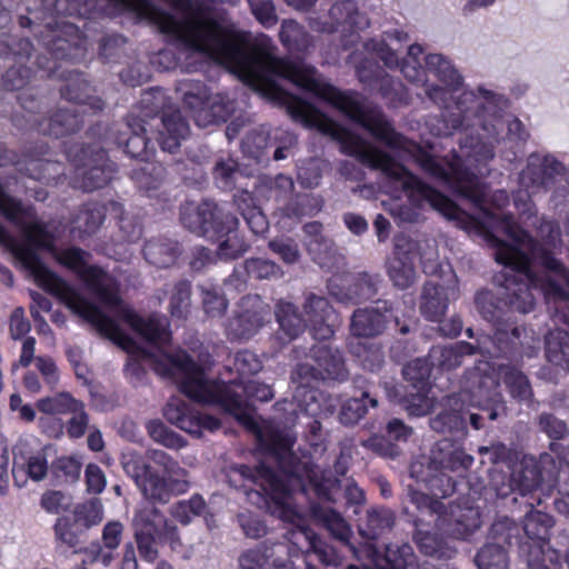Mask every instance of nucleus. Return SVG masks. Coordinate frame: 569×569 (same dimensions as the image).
<instances>
[{"label": "nucleus", "mask_w": 569, "mask_h": 569, "mask_svg": "<svg viewBox=\"0 0 569 569\" xmlns=\"http://www.w3.org/2000/svg\"><path fill=\"white\" fill-rule=\"evenodd\" d=\"M143 254L149 263L164 268L171 266L178 254V244L170 240H152L149 241L143 249Z\"/></svg>", "instance_id": "nucleus-38"}, {"label": "nucleus", "mask_w": 569, "mask_h": 569, "mask_svg": "<svg viewBox=\"0 0 569 569\" xmlns=\"http://www.w3.org/2000/svg\"><path fill=\"white\" fill-rule=\"evenodd\" d=\"M391 313L387 302L372 308L358 309L351 318L350 331L357 338H370L378 336L386 329Z\"/></svg>", "instance_id": "nucleus-23"}, {"label": "nucleus", "mask_w": 569, "mask_h": 569, "mask_svg": "<svg viewBox=\"0 0 569 569\" xmlns=\"http://www.w3.org/2000/svg\"><path fill=\"white\" fill-rule=\"evenodd\" d=\"M269 248L286 263L298 261L300 253L297 243L291 239L278 238L269 242Z\"/></svg>", "instance_id": "nucleus-64"}, {"label": "nucleus", "mask_w": 569, "mask_h": 569, "mask_svg": "<svg viewBox=\"0 0 569 569\" xmlns=\"http://www.w3.org/2000/svg\"><path fill=\"white\" fill-rule=\"evenodd\" d=\"M104 216V206L99 203L88 204L77 214L74 229L79 230L81 233H92L101 226Z\"/></svg>", "instance_id": "nucleus-46"}, {"label": "nucleus", "mask_w": 569, "mask_h": 569, "mask_svg": "<svg viewBox=\"0 0 569 569\" xmlns=\"http://www.w3.org/2000/svg\"><path fill=\"white\" fill-rule=\"evenodd\" d=\"M239 176L238 164L231 158L219 161L214 167V178L224 189L232 188Z\"/></svg>", "instance_id": "nucleus-60"}, {"label": "nucleus", "mask_w": 569, "mask_h": 569, "mask_svg": "<svg viewBox=\"0 0 569 569\" xmlns=\"http://www.w3.org/2000/svg\"><path fill=\"white\" fill-rule=\"evenodd\" d=\"M190 307V283L180 281L174 286L170 299V312L173 317H183Z\"/></svg>", "instance_id": "nucleus-54"}, {"label": "nucleus", "mask_w": 569, "mask_h": 569, "mask_svg": "<svg viewBox=\"0 0 569 569\" xmlns=\"http://www.w3.org/2000/svg\"><path fill=\"white\" fill-rule=\"evenodd\" d=\"M477 310L487 321H496L500 319L501 307L496 302L495 296L486 290L477 293L475 300Z\"/></svg>", "instance_id": "nucleus-58"}, {"label": "nucleus", "mask_w": 569, "mask_h": 569, "mask_svg": "<svg viewBox=\"0 0 569 569\" xmlns=\"http://www.w3.org/2000/svg\"><path fill=\"white\" fill-rule=\"evenodd\" d=\"M542 477L533 460H526L518 470H513L510 489L518 490L522 496L536 490L541 485Z\"/></svg>", "instance_id": "nucleus-36"}, {"label": "nucleus", "mask_w": 569, "mask_h": 569, "mask_svg": "<svg viewBox=\"0 0 569 569\" xmlns=\"http://www.w3.org/2000/svg\"><path fill=\"white\" fill-rule=\"evenodd\" d=\"M256 19L266 28L277 23L274 6L271 0H248Z\"/></svg>", "instance_id": "nucleus-62"}, {"label": "nucleus", "mask_w": 569, "mask_h": 569, "mask_svg": "<svg viewBox=\"0 0 569 569\" xmlns=\"http://www.w3.org/2000/svg\"><path fill=\"white\" fill-rule=\"evenodd\" d=\"M426 76L432 74L440 81V86L433 87L442 90L440 97L433 100L437 103H445V111L442 113L446 128H451V123L446 119L448 109L455 108L457 101L463 92L461 90L462 78L458 70L453 67L450 60L439 53H431L426 57Z\"/></svg>", "instance_id": "nucleus-13"}, {"label": "nucleus", "mask_w": 569, "mask_h": 569, "mask_svg": "<svg viewBox=\"0 0 569 569\" xmlns=\"http://www.w3.org/2000/svg\"><path fill=\"white\" fill-rule=\"evenodd\" d=\"M416 242L405 236L397 237L393 257L388 262V276L396 287L406 289L416 281Z\"/></svg>", "instance_id": "nucleus-20"}, {"label": "nucleus", "mask_w": 569, "mask_h": 569, "mask_svg": "<svg viewBox=\"0 0 569 569\" xmlns=\"http://www.w3.org/2000/svg\"><path fill=\"white\" fill-rule=\"evenodd\" d=\"M423 50L419 44H411L408 49V54L401 63V72L407 80L412 83L421 84L425 88L426 94L431 100H437L440 97L442 90L433 87L429 77L426 76V68H422L419 61V57Z\"/></svg>", "instance_id": "nucleus-29"}, {"label": "nucleus", "mask_w": 569, "mask_h": 569, "mask_svg": "<svg viewBox=\"0 0 569 569\" xmlns=\"http://www.w3.org/2000/svg\"><path fill=\"white\" fill-rule=\"evenodd\" d=\"M150 459L162 468L164 478L174 493H183L189 488L188 471L180 467L178 461L161 450L149 452Z\"/></svg>", "instance_id": "nucleus-31"}, {"label": "nucleus", "mask_w": 569, "mask_h": 569, "mask_svg": "<svg viewBox=\"0 0 569 569\" xmlns=\"http://www.w3.org/2000/svg\"><path fill=\"white\" fill-rule=\"evenodd\" d=\"M79 151L81 154L78 149L68 152V158L74 166V184L86 191L106 186L114 173V166L108 161L106 152L98 150L88 157L87 150Z\"/></svg>", "instance_id": "nucleus-12"}, {"label": "nucleus", "mask_w": 569, "mask_h": 569, "mask_svg": "<svg viewBox=\"0 0 569 569\" xmlns=\"http://www.w3.org/2000/svg\"><path fill=\"white\" fill-rule=\"evenodd\" d=\"M277 103L293 120L337 140L343 153L381 170L412 206H429L467 232L481 234L506 269L498 293L505 305L527 313L535 306L533 291L548 301L569 300L562 263L511 216L496 211L509 202L507 192L497 190L488 199L486 186L462 168L459 157L442 162L423 152L397 133L378 108L332 87L302 60L277 57Z\"/></svg>", "instance_id": "nucleus-1"}, {"label": "nucleus", "mask_w": 569, "mask_h": 569, "mask_svg": "<svg viewBox=\"0 0 569 569\" xmlns=\"http://www.w3.org/2000/svg\"><path fill=\"white\" fill-rule=\"evenodd\" d=\"M179 91L199 127L226 121L233 111V104L230 101H224L220 94L211 97L201 82H183Z\"/></svg>", "instance_id": "nucleus-11"}, {"label": "nucleus", "mask_w": 569, "mask_h": 569, "mask_svg": "<svg viewBox=\"0 0 569 569\" xmlns=\"http://www.w3.org/2000/svg\"><path fill=\"white\" fill-rule=\"evenodd\" d=\"M34 365L47 387L50 390L54 389L60 380L59 369L54 360L50 357L40 356L34 359Z\"/></svg>", "instance_id": "nucleus-61"}, {"label": "nucleus", "mask_w": 569, "mask_h": 569, "mask_svg": "<svg viewBox=\"0 0 569 569\" xmlns=\"http://www.w3.org/2000/svg\"><path fill=\"white\" fill-rule=\"evenodd\" d=\"M293 180L284 174H278L269 182V194H264L268 200L276 202L287 201L293 192Z\"/></svg>", "instance_id": "nucleus-56"}, {"label": "nucleus", "mask_w": 569, "mask_h": 569, "mask_svg": "<svg viewBox=\"0 0 569 569\" xmlns=\"http://www.w3.org/2000/svg\"><path fill=\"white\" fill-rule=\"evenodd\" d=\"M30 438H20L13 449L12 476L14 483L22 487L26 483V477L33 481L44 479L48 472V461L43 452H31Z\"/></svg>", "instance_id": "nucleus-21"}, {"label": "nucleus", "mask_w": 569, "mask_h": 569, "mask_svg": "<svg viewBox=\"0 0 569 569\" xmlns=\"http://www.w3.org/2000/svg\"><path fill=\"white\" fill-rule=\"evenodd\" d=\"M168 422L193 436L201 437L202 430L214 431L220 428L218 418L202 415L183 399L172 397L163 408Z\"/></svg>", "instance_id": "nucleus-18"}, {"label": "nucleus", "mask_w": 569, "mask_h": 569, "mask_svg": "<svg viewBox=\"0 0 569 569\" xmlns=\"http://www.w3.org/2000/svg\"><path fill=\"white\" fill-rule=\"evenodd\" d=\"M370 24L369 19L358 11L351 0L336 2L326 17H310L309 26L318 32H353L363 30Z\"/></svg>", "instance_id": "nucleus-17"}, {"label": "nucleus", "mask_w": 569, "mask_h": 569, "mask_svg": "<svg viewBox=\"0 0 569 569\" xmlns=\"http://www.w3.org/2000/svg\"><path fill=\"white\" fill-rule=\"evenodd\" d=\"M408 41V34L395 29L383 34L380 40L372 39L365 44V51L371 57L379 58L386 67L392 69L399 66L397 51L401 43Z\"/></svg>", "instance_id": "nucleus-27"}, {"label": "nucleus", "mask_w": 569, "mask_h": 569, "mask_svg": "<svg viewBox=\"0 0 569 569\" xmlns=\"http://www.w3.org/2000/svg\"><path fill=\"white\" fill-rule=\"evenodd\" d=\"M134 537L140 556L153 561L158 555V543L168 540L172 548L180 545L177 527L153 506L140 508L133 518Z\"/></svg>", "instance_id": "nucleus-10"}, {"label": "nucleus", "mask_w": 569, "mask_h": 569, "mask_svg": "<svg viewBox=\"0 0 569 569\" xmlns=\"http://www.w3.org/2000/svg\"><path fill=\"white\" fill-rule=\"evenodd\" d=\"M522 329L510 325H500L495 331V336H481L478 340V349L482 355L498 356L503 352L506 346L520 338Z\"/></svg>", "instance_id": "nucleus-33"}, {"label": "nucleus", "mask_w": 569, "mask_h": 569, "mask_svg": "<svg viewBox=\"0 0 569 569\" xmlns=\"http://www.w3.org/2000/svg\"><path fill=\"white\" fill-rule=\"evenodd\" d=\"M459 297L457 276L449 271L441 282L429 281L425 284L421 296V313L430 321H441L448 303Z\"/></svg>", "instance_id": "nucleus-19"}, {"label": "nucleus", "mask_w": 569, "mask_h": 569, "mask_svg": "<svg viewBox=\"0 0 569 569\" xmlns=\"http://www.w3.org/2000/svg\"><path fill=\"white\" fill-rule=\"evenodd\" d=\"M261 367L260 359L251 351H240L234 356L233 369L240 377L238 380H246V377L256 375Z\"/></svg>", "instance_id": "nucleus-53"}, {"label": "nucleus", "mask_w": 569, "mask_h": 569, "mask_svg": "<svg viewBox=\"0 0 569 569\" xmlns=\"http://www.w3.org/2000/svg\"><path fill=\"white\" fill-rule=\"evenodd\" d=\"M410 502L422 515L436 516L437 530L449 538L463 540L473 535L481 526L479 508L470 499L452 502L448 508L428 495L408 487Z\"/></svg>", "instance_id": "nucleus-7"}, {"label": "nucleus", "mask_w": 569, "mask_h": 569, "mask_svg": "<svg viewBox=\"0 0 569 569\" xmlns=\"http://www.w3.org/2000/svg\"><path fill=\"white\" fill-rule=\"evenodd\" d=\"M552 525L553 521L549 515L531 510L523 520V530L532 540H546Z\"/></svg>", "instance_id": "nucleus-47"}, {"label": "nucleus", "mask_w": 569, "mask_h": 569, "mask_svg": "<svg viewBox=\"0 0 569 569\" xmlns=\"http://www.w3.org/2000/svg\"><path fill=\"white\" fill-rule=\"evenodd\" d=\"M122 467L126 473L134 480L144 498L164 503L174 495L167 479L146 465L140 456L123 455Z\"/></svg>", "instance_id": "nucleus-14"}, {"label": "nucleus", "mask_w": 569, "mask_h": 569, "mask_svg": "<svg viewBox=\"0 0 569 569\" xmlns=\"http://www.w3.org/2000/svg\"><path fill=\"white\" fill-rule=\"evenodd\" d=\"M349 348L351 353L358 358L365 369L375 371L381 367L383 362V352L378 345L362 341H350Z\"/></svg>", "instance_id": "nucleus-43"}, {"label": "nucleus", "mask_w": 569, "mask_h": 569, "mask_svg": "<svg viewBox=\"0 0 569 569\" xmlns=\"http://www.w3.org/2000/svg\"><path fill=\"white\" fill-rule=\"evenodd\" d=\"M237 228L238 219L230 213H226L216 227L219 232L210 240L218 242L217 254L220 258L234 259L247 250V244L239 236Z\"/></svg>", "instance_id": "nucleus-25"}, {"label": "nucleus", "mask_w": 569, "mask_h": 569, "mask_svg": "<svg viewBox=\"0 0 569 569\" xmlns=\"http://www.w3.org/2000/svg\"><path fill=\"white\" fill-rule=\"evenodd\" d=\"M317 200L308 194L296 196L293 200L279 208L280 213L289 219L299 220L305 216L315 214L319 211Z\"/></svg>", "instance_id": "nucleus-48"}, {"label": "nucleus", "mask_w": 569, "mask_h": 569, "mask_svg": "<svg viewBox=\"0 0 569 569\" xmlns=\"http://www.w3.org/2000/svg\"><path fill=\"white\" fill-rule=\"evenodd\" d=\"M472 462L471 456L443 439L432 448L428 466L425 468L422 461H415L410 466V473L418 481L425 482L433 496L446 497L455 491L456 486L449 473H462Z\"/></svg>", "instance_id": "nucleus-8"}, {"label": "nucleus", "mask_w": 569, "mask_h": 569, "mask_svg": "<svg viewBox=\"0 0 569 569\" xmlns=\"http://www.w3.org/2000/svg\"><path fill=\"white\" fill-rule=\"evenodd\" d=\"M509 108V100L501 93L479 87L476 91H467L461 94L455 108L448 109L446 119L451 128H481L486 132V139L480 138L477 143H470L468 156L476 161L487 162L495 157L492 140L505 124L508 128V137L516 141H526L528 132L525 124L515 117L505 119Z\"/></svg>", "instance_id": "nucleus-4"}, {"label": "nucleus", "mask_w": 569, "mask_h": 569, "mask_svg": "<svg viewBox=\"0 0 569 569\" xmlns=\"http://www.w3.org/2000/svg\"><path fill=\"white\" fill-rule=\"evenodd\" d=\"M150 437L169 449H181L187 446V441L174 431L168 429L160 421H150L147 426Z\"/></svg>", "instance_id": "nucleus-51"}, {"label": "nucleus", "mask_w": 569, "mask_h": 569, "mask_svg": "<svg viewBox=\"0 0 569 569\" xmlns=\"http://www.w3.org/2000/svg\"><path fill=\"white\" fill-rule=\"evenodd\" d=\"M546 356L550 363L569 371V333L551 331L546 338Z\"/></svg>", "instance_id": "nucleus-35"}, {"label": "nucleus", "mask_w": 569, "mask_h": 569, "mask_svg": "<svg viewBox=\"0 0 569 569\" xmlns=\"http://www.w3.org/2000/svg\"><path fill=\"white\" fill-rule=\"evenodd\" d=\"M78 116L72 111H60L50 121L48 133L60 137L79 128Z\"/></svg>", "instance_id": "nucleus-52"}, {"label": "nucleus", "mask_w": 569, "mask_h": 569, "mask_svg": "<svg viewBox=\"0 0 569 569\" xmlns=\"http://www.w3.org/2000/svg\"><path fill=\"white\" fill-rule=\"evenodd\" d=\"M479 569H508L506 551L498 545L485 546L476 557Z\"/></svg>", "instance_id": "nucleus-50"}, {"label": "nucleus", "mask_w": 569, "mask_h": 569, "mask_svg": "<svg viewBox=\"0 0 569 569\" xmlns=\"http://www.w3.org/2000/svg\"><path fill=\"white\" fill-rule=\"evenodd\" d=\"M371 407L377 406L375 398H369L367 392H362L360 398H350L346 400L339 413L340 422L343 425H355L367 413L368 405Z\"/></svg>", "instance_id": "nucleus-45"}, {"label": "nucleus", "mask_w": 569, "mask_h": 569, "mask_svg": "<svg viewBox=\"0 0 569 569\" xmlns=\"http://www.w3.org/2000/svg\"><path fill=\"white\" fill-rule=\"evenodd\" d=\"M164 131L160 132L159 142L162 150L173 152L180 146L189 132L188 123L181 118L180 112L164 113L162 117Z\"/></svg>", "instance_id": "nucleus-32"}, {"label": "nucleus", "mask_w": 569, "mask_h": 569, "mask_svg": "<svg viewBox=\"0 0 569 569\" xmlns=\"http://www.w3.org/2000/svg\"><path fill=\"white\" fill-rule=\"evenodd\" d=\"M562 168V164L553 156L532 153L528 158L526 169L520 173V184L526 189L543 186Z\"/></svg>", "instance_id": "nucleus-26"}, {"label": "nucleus", "mask_w": 569, "mask_h": 569, "mask_svg": "<svg viewBox=\"0 0 569 569\" xmlns=\"http://www.w3.org/2000/svg\"><path fill=\"white\" fill-rule=\"evenodd\" d=\"M339 279L332 278L328 282V290L339 301L349 300H365L370 299L376 293L375 282L370 277H362L357 283L353 284L352 291L337 290V281Z\"/></svg>", "instance_id": "nucleus-41"}, {"label": "nucleus", "mask_w": 569, "mask_h": 569, "mask_svg": "<svg viewBox=\"0 0 569 569\" xmlns=\"http://www.w3.org/2000/svg\"><path fill=\"white\" fill-rule=\"evenodd\" d=\"M270 309L260 297L247 296L227 323V333L233 339H248L269 320Z\"/></svg>", "instance_id": "nucleus-16"}, {"label": "nucleus", "mask_w": 569, "mask_h": 569, "mask_svg": "<svg viewBox=\"0 0 569 569\" xmlns=\"http://www.w3.org/2000/svg\"><path fill=\"white\" fill-rule=\"evenodd\" d=\"M347 376L348 371L338 349H332L327 343L313 346L307 361L298 365L291 376L295 386L293 399L299 411L313 418L332 415L339 399L317 391L315 383L320 379L342 381Z\"/></svg>", "instance_id": "nucleus-6"}, {"label": "nucleus", "mask_w": 569, "mask_h": 569, "mask_svg": "<svg viewBox=\"0 0 569 569\" xmlns=\"http://www.w3.org/2000/svg\"><path fill=\"white\" fill-rule=\"evenodd\" d=\"M322 174V163L310 159L298 166V180L302 187L315 188L319 184Z\"/></svg>", "instance_id": "nucleus-57"}, {"label": "nucleus", "mask_w": 569, "mask_h": 569, "mask_svg": "<svg viewBox=\"0 0 569 569\" xmlns=\"http://www.w3.org/2000/svg\"><path fill=\"white\" fill-rule=\"evenodd\" d=\"M313 518L320 522L338 540L346 543L350 550L357 553L356 549L349 543L352 531L342 516L330 507L313 505L310 507Z\"/></svg>", "instance_id": "nucleus-30"}, {"label": "nucleus", "mask_w": 569, "mask_h": 569, "mask_svg": "<svg viewBox=\"0 0 569 569\" xmlns=\"http://www.w3.org/2000/svg\"><path fill=\"white\" fill-rule=\"evenodd\" d=\"M242 150L250 157L259 159L269 146V138L263 129L249 133L242 141Z\"/></svg>", "instance_id": "nucleus-63"}, {"label": "nucleus", "mask_w": 569, "mask_h": 569, "mask_svg": "<svg viewBox=\"0 0 569 569\" xmlns=\"http://www.w3.org/2000/svg\"><path fill=\"white\" fill-rule=\"evenodd\" d=\"M475 348L468 342H456L443 347H435L430 352L432 360L441 368L453 369L461 365L465 356L472 355Z\"/></svg>", "instance_id": "nucleus-37"}, {"label": "nucleus", "mask_w": 569, "mask_h": 569, "mask_svg": "<svg viewBox=\"0 0 569 569\" xmlns=\"http://www.w3.org/2000/svg\"><path fill=\"white\" fill-rule=\"evenodd\" d=\"M54 237L48 226L36 218V248L49 250L56 260L73 271L90 289L104 307L118 319L127 322L138 335L157 348L152 353L140 348L112 318L104 315L94 303L86 299L72 284L49 270L36 252V282L49 293L57 297L72 313L90 323L99 333L127 351L133 360L149 362L154 371L164 378L172 379L190 399L216 405L233 416L241 425L252 431L260 446L269 451L282 469L281 477L290 475L298 467L303 469L305 462L293 463L292 447L295 435L288 429L298 417L293 402L277 403L279 411L288 412L284 428L273 422L259 423L248 399L269 401L273 393L270 386L254 380H232L219 383L207 379L203 369L194 363L183 351L170 353L164 347L170 341L167 317L152 315L142 318L127 306L118 295L116 279L98 266L89 264L90 253L70 247L58 250L53 247ZM306 463L309 465L308 461Z\"/></svg>", "instance_id": "nucleus-2"}, {"label": "nucleus", "mask_w": 569, "mask_h": 569, "mask_svg": "<svg viewBox=\"0 0 569 569\" xmlns=\"http://www.w3.org/2000/svg\"><path fill=\"white\" fill-rule=\"evenodd\" d=\"M281 42L290 50L305 51L311 43V37L295 20H284L280 31Z\"/></svg>", "instance_id": "nucleus-44"}, {"label": "nucleus", "mask_w": 569, "mask_h": 569, "mask_svg": "<svg viewBox=\"0 0 569 569\" xmlns=\"http://www.w3.org/2000/svg\"><path fill=\"white\" fill-rule=\"evenodd\" d=\"M306 319L297 311L295 305L280 301L276 307V318L280 328V338L287 341L296 339L306 328L311 327L315 339L328 340L335 333V315L323 297L309 295L303 306Z\"/></svg>", "instance_id": "nucleus-9"}, {"label": "nucleus", "mask_w": 569, "mask_h": 569, "mask_svg": "<svg viewBox=\"0 0 569 569\" xmlns=\"http://www.w3.org/2000/svg\"><path fill=\"white\" fill-rule=\"evenodd\" d=\"M395 521L391 510L387 508H371L367 511V519L359 525V532L362 537L375 540L386 531L390 530Z\"/></svg>", "instance_id": "nucleus-34"}, {"label": "nucleus", "mask_w": 569, "mask_h": 569, "mask_svg": "<svg viewBox=\"0 0 569 569\" xmlns=\"http://www.w3.org/2000/svg\"><path fill=\"white\" fill-rule=\"evenodd\" d=\"M203 509L204 500L196 495L188 500L174 503L170 509V513L180 523L188 525L193 518L200 516Z\"/></svg>", "instance_id": "nucleus-49"}, {"label": "nucleus", "mask_w": 569, "mask_h": 569, "mask_svg": "<svg viewBox=\"0 0 569 569\" xmlns=\"http://www.w3.org/2000/svg\"><path fill=\"white\" fill-rule=\"evenodd\" d=\"M498 378H503L510 395L519 401L529 402L532 397L531 387L525 375L519 370L498 365L496 371L495 366L488 361H480L477 367L468 373L470 387L460 397H449L446 406L450 410H443L430 420V426L438 432H451L453 430H461L465 427V419L462 416L463 398L468 395L471 406L480 408H490L489 418L496 419L499 413V408L503 409L501 405V395L498 389Z\"/></svg>", "instance_id": "nucleus-5"}, {"label": "nucleus", "mask_w": 569, "mask_h": 569, "mask_svg": "<svg viewBox=\"0 0 569 569\" xmlns=\"http://www.w3.org/2000/svg\"><path fill=\"white\" fill-rule=\"evenodd\" d=\"M36 408L44 415H67L79 408V400L73 398L71 393L63 391L40 398L36 402Z\"/></svg>", "instance_id": "nucleus-40"}, {"label": "nucleus", "mask_w": 569, "mask_h": 569, "mask_svg": "<svg viewBox=\"0 0 569 569\" xmlns=\"http://www.w3.org/2000/svg\"><path fill=\"white\" fill-rule=\"evenodd\" d=\"M202 303L206 313L211 317H221L227 309V300L222 293L214 287L201 288Z\"/></svg>", "instance_id": "nucleus-55"}, {"label": "nucleus", "mask_w": 569, "mask_h": 569, "mask_svg": "<svg viewBox=\"0 0 569 569\" xmlns=\"http://www.w3.org/2000/svg\"><path fill=\"white\" fill-rule=\"evenodd\" d=\"M226 214L210 201L200 204L187 203L181 209V221L190 231L207 239L216 238V230L221 218Z\"/></svg>", "instance_id": "nucleus-22"}, {"label": "nucleus", "mask_w": 569, "mask_h": 569, "mask_svg": "<svg viewBox=\"0 0 569 569\" xmlns=\"http://www.w3.org/2000/svg\"><path fill=\"white\" fill-rule=\"evenodd\" d=\"M236 203L253 233L262 234L268 230V220L262 211L254 204L250 193L242 192L237 196Z\"/></svg>", "instance_id": "nucleus-39"}, {"label": "nucleus", "mask_w": 569, "mask_h": 569, "mask_svg": "<svg viewBox=\"0 0 569 569\" xmlns=\"http://www.w3.org/2000/svg\"><path fill=\"white\" fill-rule=\"evenodd\" d=\"M416 543L421 552L438 558H451L455 550L437 533L418 528Z\"/></svg>", "instance_id": "nucleus-42"}, {"label": "nucleus", "mask_w": 569, "mask_h": 569, "mask_svg": "<svg viewBox=\"0 0 569 569\" xmlns=\"http://www.w3.org/2000/svg\"><path fill=\"white\" fill-rule=\"evenodd\" d=\"M257 481L269 497L267 507L270 513L293 527L288 537L291 545L299 551H313L326 565H338L337 552L323 545L307 526L306 510L299 505L310 490L320 499L329 500V490L335 481L320 476L318 468L308 463L301 470L298 467L291 469L286 477L261 465L257 469Z\"/></svg>", "instance_id": "nucleus-3"}, {"label": "nucleus", "mask_w": 569, "mask_h": 569, "mask_svg": "<svg viewBox=\"0 0 569 569\" xmlns=\"http://www.w3.org/2000/svg\"><path fill=\"white\" fill-rule=\"evenodd\" d=\"M430 363L427 359H415L403 368V376L412 386L407 399V410L411 416H425L433 407V396L429 382Z\"/></svg>", "instance_id": "nucleus-15"}, {"label": "nucleus", "mask_w": 569, "mask_h": 569, "mask_svg": "<svg viewBox=\"0 0 569 569\" xmlns=\"http://www.w3.org/2000/svg\"><path fill=\"white\" fill-rule=\"evenodd\" d=\"M246 269L249 274L258 279H271L281 276V269L273 261L256 258L246 261Z\"/></svg>", "instance_id": "nucleus-59"}, {"label": "nucleus", "mask_w": 569, "mask_h": 569, "mask_svg": "<svg viewBox=\"0 0 569 569\" xmlns=\"http://www.w3.org/2000/svg\"><path fill=\"white\" fill-rule=\"evenodd\" d=\"M287 551L288 547L283 543H276L263 552L249 550L239 559L240 569H267L270 563L277 569H290L291 561L282 557Z\"/></svg>", "instance_id": "nucleus-28"}, {"label": "nucleus", "mask_w": 569, "mask_h": 569, "mask_svg": "<svg viewBox=\"0 0 569 569\" xmlns=\"http://www.w3.org/2000/svg\"><path fill=\"white\" fill-rule=\"evenodd\" d=\"M303 229L309 237L307 248L312 259L323 269L339 268L343 258L337 253L331 241L322 237V226L315 221L305 224Z\"/></svg>", "instance_id": "nucleus-24"}]
</instances>
